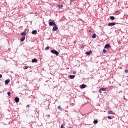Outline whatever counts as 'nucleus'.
Listing matches in <instances>:
<instances>
[{
	"label": "nucleus",
	"mask_w": 128,
	"mask_h": 128,
	"mask_svg": "<svg viewBox=\"0 0 128 128\" xmlns=\"http://www.w3.org/2000/svg\"><path fill=\"white\" fill-rule=\"evenodd\" d=\"M68 128H72V127H69Z\"/></svg>",
	"instance_id": "obj_31"
},
{
	"label": "nucleus",
	"mask_w": 128,
	"mask_h": 128,
	"mask_svg": "<svg viewBox=\"0 0 128 128\" xmlns=\"http://www.w3.org/2000/svg\"><path fill=\"white\" fill-rule=\"evenodd\" d=\"M50 50V47H46L45 49L46 50Z\"/></svg>",
	"instance_id": "obj_23"
},
{
	"label": "nucleus",
	"mask_w": 128,
	"mask_h": 128,
	"mask_svg": "<svg viewBox=\"0 0 128 128\" xmlns=\"http://www.w3.org/2000/svg\"><path fill=\"white\" fill-rule=\"evenodd\" d=\"M125 72L126 74H128V70H126Z\"/></svg>",
	"instance_id": "obj_27"
},
{
	"label": "nucleus",
	"mask_w": 128,
	"mask_h": 128,
	"mask_svg": "<svg viewBox=\"0 0 128 128\" xmlns=\"http://www.w3.org/2000/svg\"><path fill=\"white\" fill-rule=\"evenodd\" d=\"M86 88V84H82L80 86V88H82V90H84V88Z\"/></svg>",
	"instance_id": "obj_6"
},
{
	"label": "nucleus",
	"mask_w": 128,
	"mask_h": 128,
	"mask_svg": "<svg viewBox=\"0 0 128 128\" xmlns=\"http://www.w3.org/2000/svg\"><path fill=\"white\" fill-rule=\"evenodd\" d=\"M110 20H116V18H114V16H111L110 17Z\"/></svg>",
	"instance_id": "obj_18"
},
{
	"label": "nucleus",
	"mask_w": 128,
	"mask_h": 128,
	"mask_svg": "<svg viewBox=\"0 0 128 128\" xmlns=\"http://www.w3.org/2000/svg\"><path fill=\"white\" fill-rule=\"evenodd\" d=\"M27 108H30V105H28V106H27Z\"/></svg>",
	"instance_id": "obj_30"
},
{
	"label": "nucleus",
	"mask_w": 128,
	"mask_h": 128,
	"mask_svg": "<svg viewBox=\"0 0 128 128\" xmlns=\"http://www.w3.org/2000/svg\"><path fill=\"white\" fill-rule=\"evenodd\" d=\"M58 30V26L56 24L55 26H54L52 30L53 32H56Z\"/></svg>",
	"instance_id": "obj_3"
},
{
	"label": "nucleus",
	"mask_w": 128,
	"mask_h": 128,
	"mask_svg": "<svg viewBox=\"0 0 128 128\" xmlns=\"http://www.w3.org/2000/svg\"><path fill=\"white\" fill-rule=\"evenodd\" d=\"M10 82V80H6L5 82V84H8Z\"/></svg>",
	"instance_id": "obj_10"
},
{
	"label": "nucleus",
	"mask_w": 128,
	"mask_h": 128,
	"mask_svg": "<svg viewBox=\"0 0 128 128\" xmlns=\"http://www.w3.org/2000/svg\"><path fill=\"white\" fill-rule=\"evenodd\" d=\"M28 66H25L24 67V70H28Z\"/></svg>",
	"instance_id": "obj_22"
},
{
	"label": "nucleus",
	"mask_w": 128,
	"mask_h": 128,
	"mask_svg": "<svg viewBox=\"0 0 128 128\" xmlns=\"http://www.w3.org/2000/svg\"><path fill=\"white\" fill-rule=\"evenodd\" d=\"M108 114H112V115H114V113L112 112V111H108Z\"/></svg>",
	"instance_id": "obj_13"
},
{
	"label": "nucleus",
	"mask_w": 128,
	"mask_h": 128,
	"mask_svg": "<svg viewBox=\"0 0 128 128\" xmlns=\"http://www.w3.org/2000/svg\"><path fill=\"white\" fill-rule=\"evenodd\" d=\"M116 12H118V11H117Z\"/></svg>",
	"instance_id": "obj_33"
},
{
	"label": "nucleus",
	"mask_w": 128,
	"mask_h": 128,
	"mask_svg": "<svg viewBox=\"0 0 128 128\" xmlns=\"http://www.w3.org/2000/svg\"><path fill=\"white\" fill-rule=\"evenodd\" d=\"M2 78V74H0V78Z\"/></svg>",
	"instance_id": "obj_28"
},
{
	"label": "nucleus",
	"mask_w": 128,
	"mask_h": 128,
	"mask_svg": "<svg viewBox=\"0 0 128 128\" xmlns=\"http://www.w3.org/2000/svg\"><path fill=\"white\" fill-rule=\"evenodd\" d=\"M58 110H62V107L60 106H58Z\"/></svg>",
	"instance_id": "obj_20"
},
{
	"label": "nucleus",
	"mask_w": 128,
	"mask_h": 128,
	"mask_svg": "<svg viewBox=\"0 0 128 128\" xmlns=\"http://www.w3.org/2000/svg\"><path fill=\"white\" fill-rule=\"evenodd\" d=\"M92 38H96V34H93Z\"/></svg>",
	"instance_id": "obj_19"
},
{
	"label": "nucleus",
	"mask_w": 128,
	"mask_h": 128,
	"mask_svg": "<svg viewBox=\"0 0 128 128\" xmlns=\"http://www.w3.org/2000/svg\"><path fill=\"white\" fill-rule=\"evenodd\" d=\"M108 118L109 120H112V117L110 116H108Z\"/></svg>",
	"instance_id": "obj_25"
},
{
	"label": "nucleus",
	"mask_w": 128,
	"mask_h": 128,
	"mask_svg": "<svg viewBox=\"0 0 128 128\" xmlns=\"http://www.w3.org/2000/svg\"><path fill=\"white\" fill-rule=\"evenodd\" d=\"M86 54L87 56H90V54H92V52L90 51V52L86 53Z\"/></svg>",
	"instance_id": "obj_11"
},
{
	"label": "nucleus",
	"mask_w": 128,
	"mask_h": 128,
	"mask_svg": "<svg viewBox=\"0 0 128 128\" xmlns=\"http://www.w3.org/2000/svg\"><path fill=\"white\" fill-rule=\"evenodd\" d=\"M48 116L50 118V116Z\"/></svg>",
	"instance_id": "obj_34"
},
{
	"label": "nucleus",
	"mask_w": 128,
	"mask_h": 128,
	"mask_svg": "<svg viewBox=\"0 0 128 128\" xmlns=\"http://www.w3.org/2000/svg\"><path fill=\"white\" fill-rule=\"evenodd\" d=\"M38 34V31L36 30H35L32 32V34Z\"/></svg>",
	"instance_id": "obj_16"
},
{
	"label": "nucleus",
	"mask_w": 128,
	"mask_h": 128,
	"mask_svg": "<svg viewBox=\"0 0 128 128\" xmlns=\"http://www.w3.org/2000/svg\"><path fill=\"white\" fill-rule=\"evenodd\" d=\"M104 48L105 49L110 48V44H106L105 47H104Z\"/></svg>",
	"instance_id": "obj_9"
},
{
	"label": "nucleus",
	"mask_w": 128,
	"mask_h": 128,
	"mask_svg": "<svg viewBox=\"0 0 128 128\" xmlns=\"http://www.w3.org/2000/svg\"><path fill=\"white\" fill-rule=\"evenodd\" d=\"M103 52H104V54H106V52H107L106 50H103Z\"/></svg>",
	"instance_id": "obj_24"
},
{
	"label": "nucleus",
	"mask_w": 128,
	"mask_h": 128,
	"mask_svg": "<svg viewBox=\"0 0 128 128\" xmlns=\"http://www.w3.org/2000/svg\"><path fill=\"white\" fill-rule=\"evenodd\" d=\"M8 96H10V92H8Z\"/></svg>",
	"instance_id": "obj_26"
},
{
	"label": "nucleus",
	"mask_w": 128,
	"mask_h": 128,
	"mask_svg": "<svg viewBox=\"0 0 128 128\" xmlns=\"http://www.w3.org/2000/svg\"><path fill=\"white\" fill-rule=\"evenodd\" d=\"M57 7L58 8H61V10H62V8H64V5H57Z\"/></svg>",
	"instance_id": "obj_8"
},
{
	"label": "nucleus",
	"mask_w": 128,
	"mask_h": 128,
	"mask_svg": "<svg viewBox=\"0 0 128 128\" xmlns=\"http://www.w3.org/2000/svg\"><path fill=\"white\" fill-rule=\"evenodd\" d=\"M21 36H26V29L24 30V32H22L21 34Z\"/></svg>",
	"instance_id": "obj_4"
},
{
	"label": "nucleus",
	"mask_w": 128,
	"mask_h": 128,
	"mask_svg": "<svg viewBox=\"0 0 128 128\" xmlns=\"http://www.w3.org/2000/svg\"><path fill=\"white\" fill-rule=\"evenodd\" d=\"M52 54H56V56H58L60 54V53L56 50H52L51 51Z\"/></svg>",
	"instance_id": "obj_1"
},
{
	"label": "nucleus",
	"mask_w": 128,
	"mask_h": 128,
	"mask_svg": "<svg viewBox=\"0 0 128 128\" xmlns=\"http://www.w3.org/2000/svg\"><path fill=\"white\" fill-rule=\"evenodd\" d=\"M25 40H26V36L22 37L21 38V42H24Z\"/></svg>",
	"instance_id": "obj_17"
},
{
	"label": "nucleus",
	"mask_w": 128,
	"mask_h": 128,
	"mask_svg": "<svg viewBox=\"0 0 128 128\" xmlns=\"http://www.w3.org/2000/svg\"><path fill=\"white\" fill-rule=\"evenodd\" d=\"M16 102L17 104L20 102V99L16 97L15 100H14Z\"/></svg>",
	"instance_id": "obj_7"
},
{
	"label": "nucleus",
	"mask_w": 128,
	"mask_h": 128,
	"mask_svg": "<svg viewBox=\"0 0 128 128\" xmlns=\"http://www.w3.org/2000/svg\"><path fill=\"white\" fill-rule=\"evenodd\" d=\"M94 122L95 124H96L98 122V120H94Z\"/></svg>",
	"instance_id": "obj_21"
},
{
	"label": "nucleus",
	"mask_w": 128,
	"mask_h": 128,
	"mask_svg": "<svg viewBox=\"0 0 128 128\" xmlns=\"http://www.w3.org/2000/svg\"><path fill=\"white\" fill-rule=\"evenodd\" d=\"M74 78H76V76L74 75H73V76H72L70 75V78L71 79V80H74Z\"/></svg>",
	"instance_id": "obj_15"
},
{
	"label": "nucleus",
	"mask_w": 128,
	"mask_h": 128,
	"mask_svg": "<svg viewBox=\"0 0 128 128\" xmlns=\"http://www.w3.org/2000/svg\"><path fill=\"white\" fill-rule=\"evenodd\" d=\"M89 32H92V31H90V30Z\"/></svg>",
	"instance_id": "obj_32"
},
{
	"label": "nucleus",
	"mask_w": 128,
	"mask_h": 128,
	"mask_svg": "<svg viewBox=\"0 0 128 128\" xmlns=\"http://www.w3.org/2000/svg\"><path fill=\"white\" fill-rule=\"evenodd\" d=\"M32 62L34 64V62H38V60L36 58H34L32 60Z\"/></svg>",
	"instance_id": "obj_12"
},
{
	"label": "nucleus",
	"mask_w": 128,
	"mask_h": 128,
	"mask_svg": "<svg viewBox=\"0 0 128 128\" xmlns=\"http://www.w3.org/2000/svg\"><path fill=\"white\" fill-rule=\"evenodd\" d=\"M56 24L54 22H50V20H49V26H54Z\"/></svg>",
	"instance_id": "obj_2"
},
{
	"label": "nucleus",
	"mask_w": 128,
	"mask_h": 128,
	"mask_svg": "<svg viewBox=\"0 0 128 128\" xmlns=\"http://www.w3.org/2000/svg\"><path fill=\"white\" fill-rule=\"evenodd\" d=\"M64 128V125H62V126H61V128Z\"/></svg>",
	"instance_id": "obj_29"
},
{
	"label": "nucleus",
	"mask_w": 128,
	"mask_h": 128,
	"mask_svg": "<svg viewBox=\"0 0 128 128\" xmlns=\"http://www.w3.org/2000/svg\"><path fill=\"white\" fill-rule=\"evenodd\" d=\"M116 24V23H110L108 24V26H114Z\"/></svg>",
	"instance_id": "obj_5"
},
{
	"label": "nucleus",
	"mask_w": 128,
	"mask_h": 128,
	"mask_svg": "<svg viewBox=\"0 0 128 128\" xmlns=\"http://www.w3.org/2000/svg\"><path fill=\"white\" fill-rule=\"evenodd\" d=\"M102 92H106V88H101V89L100 90V94H102Z\"/></svg>",
	"instance_id": "obj_14"
}]
</instances>
